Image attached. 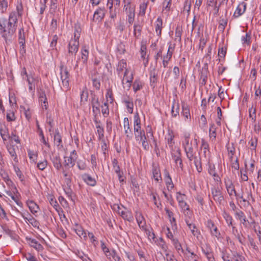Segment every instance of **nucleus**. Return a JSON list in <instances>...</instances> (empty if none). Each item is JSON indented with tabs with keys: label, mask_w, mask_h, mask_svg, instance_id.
<instances>
[{
	"label": "nucleus",
	"mask_w": 261,
	"mask_h": 261,
	"mask_svg": "<svg viewBox=\"0 0 261 261\" xmlns=\"http://www.w3.org/2000/svg\"><path fill=\"white\" fill-rule=\"evenodd\" d=\"M54 144L57 146L58 149H60L63 148L62 139L61 134L58 129L55 130L54 136Z\"/></svg>",
	"instance_id": "18"
},
{
	"label": "nucleus",
	"mask_w": 261,
	"mask_h": 261,
	"mask_svg": "<svg viewBox=\"0 0 261 261\" xmlns=\"http://www.w3.org/2000/svg\"><path fill=\"white\" fill-rule=\"evenodd\" d=\"M246 3L245 2L240 3L233 13V17L238 18L243 15L246 11Z\"/></svg>",
	"instance_id": "15"
},
{
	"label": "nucleus",
	"mask_w": 261,
	"mask_h": 261,
	"mask_svg": "<svg viewBox=\"0 0 261 261\" xmlns=\"http://www.w3.org/2000/svg\"><path fill=\"white\" fill-rule=\"evenodd\" d=\"M88 98V92L87 89L85 88L82 90L81 93V103H85L87 101Z\"/></svg>",
	"instance_id": "47"
},
{
	"label": "nucleus",
	"mask_w": 261,
	"mask_h": 261,
	"mask_svg": "<svg viewBox=\"0 0 261 261\" xmlns=\"http://www.w3.org/2000/svg\"><path fill=\"white\" fill-rule=\"evenodd\" d=\"M28 217H26L24 214H21L22 218L26 221H28L33 227L39 228V224H40L39 222L30 214H28Z\"/></svg>",
	"instance_id": "24"
},
{
	"label": "nucleus",
	"mask_w": 261,
	"mask_h": 261,
	"mask_svg": "<svg viewBox=\"0 0 261 261\" xmlns=\"http://www.w3.org/2000/svg\"><path fill=\"white\" fill-rule=\"evenodd\" d=\"M29 85V91H33L34 92L35 90V85L34 84V79L33 76H31L30 77H28L26 79Z\"/></svg>",
	"instance_id": "52"
},
{
	"label": "nucleus",
	"mask_w": 261,
	"mask_h": 261,
	"mask_svg": "<svg viewBox=\"0 0 261 261\" xmlns=\"http://www.w3.org/2000/svg\"><path fill=\"white\" fill-rule=\"evenodd\" d=\"M126 67V62L125 60L122 59L119 62L116 68V71L117 72L118 76H121V74L122 72L123 69H125L123 77L121 81L122 85H124V81L125 80V76H126L127 75H128L129 72V70Z\"/></svg>",
	"instance_id": "5"
},
{
	"label": "nucleus",
	"mask_w": 261,
	"mask_h": 261,
	"mask_svg": "<svg viewBox=\"0 0 261 261\" xmlns=\"http://www.w3.org/2000/svg\"><path fill=\"white\" fill-rule=\"evenodd\" d=\"M136 219L139 227L143 230L146 229V221L140 212L136 213Z\"/></svg>",
	"instance_id": "22"
},
{
	"label": "nucleus",
	"mask_w": 261,
	"mask_h": 261,
	"mask_svg": "<svg viewBox=\"0 0 261 261\" xmlns=\"http://www.w3.org/2000/svg\"><path fill=\"white\" fill-rule=\"evenodd\" d=\"M91 105L92 107V112L94 116L96 117L98 115H99V102L98 97H96L95 95L92 98Z\"/></svg>",
	"instance_id": "14"
},
{
	"label": "nucleus",
	"mask_w": 261,
	"mask_h": 261,
	"mask_svg": "<svg viewBox=\"0 0 261 261\" xmlns=\"http://www.w3.org/2000/svg\"><path fill=\"white\" fill-rule=\"evenodd\" d=\"M125 80L124 81V82H125V84H127L126 88H127V90H129V89L131 87V85H132V83L133 82V74L132 73H131V74L129 76H127V75L126 76H125Z\"/></svg>",
	"instance_id": "55"
},
{
	"label": "nucleus",
	"mask_w": 261,
	"mask_h": 261,
	"mask_svg": "<svg viewBox=\"0 0 261 261\" xmlns=\"http://www.w3.org/2000/svg\"><path fill=\"white\" fill-rule=\"evenodd\" d=\"M226 47H219L218 49V56L219 57V61L224 60L226 54Z\"/></svg>",
	"instance_id": "50"
},
{
	"label": "nucleus",
	"mask_w": 261,
	"mask_h": 261,
	"mask_svg": "<svg viewBox=\"0 0 261 261\" xmlns=\"http://www.w3.org/2000/svg\"><path fill=\"white\" fill-rule=\"evenodd\" d=\"M82 178L88 185L94 187L96 185V179L92 177L90 175L87 173H84L82 175Z\"/></svg>",
	"instance_id": "17"
},
{
	"label": "nucleus",
	"mask_w": 261,
	"mask_h": 261,
	"mask_svg": "<svg viewBox=\"0 0 261 261\" xmlns=\"http://www.w3.org/2000/svg\"><path fill=\"white\" fill-rule=\"evenodd\" d=\"M64 158V164L70 166L71 168L74 166L76 158H74V156L70 155V156L65 157Z\"/></svg>",
	"instance_id": "42"
},
{
	"label": "nucleus",
	"mask_w": 261,
	"mask_h": 261,
	"mask_svg": "<svg viewBox=\"0 0 261 261\" xmlns=\"http://www.w3.org/2000/svg\"><path fill=\"white\" fill-rule=\"evenodd\" d=\"M50 160L54 167L57 170H59L62 168V165L61 164V159L59 154L53 155V157L50 158Z\"/></svg>",
	"instance_id": "23"
},
{
	"label": "nucleus",
	"mask_w": 261,
	"mask_h": 261,
	"mask_svg": "<svg viewBox=\"0 0 261 261\" xmlns=\"http://www.w3.org/2000/svg\"><path fill=\"white\" fill-rule=\"evenodd\" d=\"M172 53H167L166 56H164L163 60V66L166 68L168 64L169 61L171 59Z\"/></svg>",
	"instance_id": "59"
},
{
	"label": "nucleus",
	"mask_w": 261,
	"mask_h": 261,
	"mask_svg": "<svg viewBox=\"0 0 261 261\" xmlns=\"http://www.w3.org/2000/svg\"><path fill=\"white\" fill-rule=\"evenodd\" d=\"M18 40L19 43L20 44V52L21 54H23L25 53V34L24 29L21 28L19 29L18 32Z\"/></svg>",
	"instance_id": "10"
},
{
	"label": "nucleus",
	"mask_w": 261,
	"mask_h": 261,
	"mask_svg": "<svg viewBox=\"0 0 261 261\" xmlns=\"http://www.w3.org/2000/svg\"><path fill=\"white\" fill-rule=\"evenodd\" d=\"M68 54L75 56L79 50V41L70 40L68 45Z\"/></svg>",
	"instance_id": "12"
},
{
	"label": "nucleus",
	"mask_w": 261,
	"mask_h": 261,
	"mask_svg": "<svg viewBox=\"0 0 261 261\" xmlns=\"http://www.w3.org/2000/svg\"><path fill=\"white\" fill-rule=\"evenodd\" d=\"M171 6V0H164L163 3L162 12H165V13L168 14L170 10Z\"/></svg>",
	"instance_id": "41"
},
{
	"label": "nucleus",
	"mask_w": 261,
	"mask_h": 261,
	"mask_svg": "<svg viewBox=\"0 0 261 261\" xmlns=\"http://www.w3.org/2000/svg\"><path fill=\"white\" fill-rule=\"evenodd\" d=\"M142 27L139 23H135L134 25V35L136 38L141 36Z\"/></svg>",
	"instance_id": "43"
},
{
	"label": "nucleus",
	"mask_w": 261,
	"mask_h": 261,
	"mask_svg": "<svg viewBox=\"0 0 261 261\" xmlns=\"http://www.w3.org/2000/svg\"><path fill=\"white\" fill-rule=\"evenodd\" d=\"M163 21L161 17L157 18L155 24V31L158 36H161L162 33Z\"/></svg>",
	"instance_id": "40"
},
{
	"label": "nucleus",
	"mask_w": 261,
	"mask_h": 261,
	"mask_svg": "<svg viewBox=\"0 0 261 261\" xmlns=\"http://www.w3.org/2000/svg\"><path fill=\"white\" fill-rule=\"evenodd\" d=\"M28 206L33 214L37 213L39 209V206L33 200H28L27 202Z\"/></svg>",
	"instance_id": "27"
},
{
	"label": "nucleus",
	"mask_w": 261,
	"mask_h": 261,
	"mask_svg": "<svg viewBox=\"0 0 261 261\" xmlns=\"http://www.w3.org/2000/svg\"><path fill=\"white\" fill-rule=\"evenodd\" d=\"M106 10L104 7H99L94 13L93 20L100 22L105 16Z\"/></svg>",
	"instance_id": "11"
},
{
	"label": "nucleus",
	"mask_w": 261,
	"mask_h": 261,
	"mask_svg": "<svg viewBox=\"0 0 261 261\" xmlns=\"http://www.w3.org/2000/svg\"><path fill=\"white\" fill-rule=\"evenodd\" d=\"M124 104L125 105L127 111L130 114H132L133 113L134 110L133 100H132L128 101H126V103H125Z\"/></svg>",
	"instance_id": "64"
},
{
	"label": "nucleus",
	"mask_w": 261,
	"mask_h": 261,
	"mask_svg": "<svg viewBox=\"0 0 261 261\" xmlns=\"http://www.w3.org/2000/svg\"><path fill=\"white\" fill-rule=\"evenodd\" d=\"M248 242L249 243V244L250 246L255 250V251H258V247L256 244V243L255 242L254 239L253 238L250 237V236H248Z\"/></svg>",
	"instance_id": "60"
},
{
	"label": "nucleus",
	"mask_w": 261,
	"mask_h": 261,
	"mask_svg": "<svg viewBox=\"0 0 261 261\" xmlns=\"http://www.w3.org/2000/svg\"><path fill=\"white\" fill-rule=\"evenodd\" d=\"M0 135L4 141H6L8 139H10L8 129L5 126L0 127Z\"/></svg>",
	"instance_id": "31"
},
{
	"label": "nucleus",
	"mask_w": 261,
	"mask_h": 261,
	"mask_svg": "<svg viewBox=\"0 0 261 261\" xmlns=\"http://www.w3.org/2000/svg\"><path fill=\"white\" fill-rule=\"evenodd\" d=\"M234 215L237 219L241 222L245 228L248 227L250 224L255 223L254 221H253L252 222H249L246 219L244 213L241 210H238V211H236L235 212Z\"/></svg>",
	"instance_id": "7"
},
{
	"label": "nucleus",
	"mask_w": 261,
	"mask_h": 261,
	"mask_svg": "<svg viewBox=\"0 0 261 261\" xmlns=\"http://www.w3.org/2000/svg\"><path fill=\"white\" fill-rule=\"evenodd\" d=\"M185 221L189 228L191 230L192 234L194 237H196L197 240H199L200 238L201 237V233L200 231L196 228L195 225L190 223V221L187 219H186Z\"/></svg>",
	"instance_id": "16"
},
{
	"label": "nucleus",
	"mask_w": 261,
	"mask_h": 261,
	"mask_svg": "<svg viewBox=\"0 0 261 261\" xmlns=\"http://www.w3.org/2000/svg\"><path fill=\"white\" fill-rule=\"evenodd\" d=\"M81 32V29L79 25H75L74 27V38H72L71 40H75L76 41H79V38L80 37Z\"/></svg>",
	"instance_id": "44"
},
{
	"label": "nucleus",
	"mask_w": 261,
	"mask_h": 261,
	"mask_svg": "<svg viewBox=\"0 0 261 261\" xmlns=\"http://www.w3.org/2000/svg\"><path fill=\"white\" fill-rule=\"evenodd\" d=\"M101 112L105 117H107L109 114V106L107 102H104L103 105L101 106Z\"/></svg>",
	"instance_id": "54"
},
{
	"label": "nucleus",
	"mask_w": 261,
	"mask_h": 261,
	"mask_svg": "<svg viewBox=\"0 0 261 261\" xmlns=\"http://www.w3.org/2000/svg\"><path fill=\"white\" fill-rule=\"evenodd\" d=\"M16 11H15L17 14V18L18 17H21L23 12V6L21 3H18L16 8Z\"/></svg>",
	"instance_id": "57"
},
{
	"label": "nucleus",
	"mask_w": 261,
	"mask_h": 261,
	"mask_svg": "<svg viewBox=\"0 0 261 261\" xmlns=\"http://www.w3.org/2000/svg\"><path fill=\"white\" fill-rule=\"evenodd\" d=\"M134 91L136 93L141 90L144 86V83L140 79H136L132 84Z\"/></svg>",
	"instance_id": "30"
},
{
	"label": "nucleus",
	"mask_w": 261,
	"mask_h": 261,
	"mask_svg": "<svg viewBox=\"0 0 261 261\" xmlns=\"http://www.w3.org/2000/svg\"><path fill=\"white\" fill-rule=\"evenodd\" d=\"M61 79L63 86L67 89L69 86L70 74L66 66L62 65L60 67Z\"/></svg>",
	"instance_id": "2"
},
{
	"label": "nucleus",
	"mask_w": 261,
	"mask_h": 261,
	"mask_svg": "<svg viewBox=\"0 0 261 261\" xmlns=\"http://www.w3.org/2000/svg\"><path fill=\"white\" fill-rule=\"evenodd\" d=\"M173 138L174 136L171 133H169L168 137L167 138V144L171 149H174V148L173 147V146L174 144Z\"/></svg>",
	"instance_id": "58"
},
{
	"label": "nucleus",
	"mask_w": 261,
	"mask_h": 261,
	"mask_svg": "<svg viewBox=\"0 0 261 261\" xmlns=\"http://www.w3.org/2000/svg\"><path fill=\"white\" fill-rule=\"evenodd\" d=\"M36 126L37 127V130L39 133V136L40 137V141L43 144V145L46 146L48 149H50V145L49 144V143L46 141L44 136V134H43V130L41 129V128L40 127V125L39 124V122L37 120H36Z\"/></svg>",
	"instance_id": "20"
},
{
	"label": "nucleus",
	"mask_w": 261,
	"mask_h": 261,
	"mask_svg": "<svg viewBox=\"0 0 261 261\" xmlns=\"http://www.w3.org/2000/svg\"><path fill=\"white\" fill-rule=\"evenodd\" d=\"M197 140L195 139L193 144L189 146H185V148H184L187 157L189 161H192L195 157L197 156L196 155V151L194 150V149L197 148Z\"/></svg>",
	"instance_id": "4"
},
{
	"label": "nucleus",
	"mask_w": 261,
	"mask_h": 261,
	"mask_svg": "<svg viewBox=\"0 0 261 261\" xmlns=\"http://www.w3.org/2000/svg\"><path fill=\"white\" fill-rule=\"evenodd\" d=\"M81 58H79L76 61V64L74 66V69L77 68L79 66V62L80 60H81L83 65H87L89 57L88 47L86 45L83 46L81 49Z\"/></svg>",
	"instance_id": "6"
},
{
	"label": "nucleus",
	"mask_w": 261,
	"mask_h": 261,
	"mask_svg": "<svg viewBox=\"0 0 261 261\" xmlns=\"http://www.w3.org/2000/svg\"><path fill=\"white\" fill-rule=\"evenodd\" d=\"M193 161L198 172L200 173L202 171L201 158L199 156L195 157Z\"/></svg>",
	"instance_id": "37"
},
{
	"label": "nucleus",
	"mask_w": 261,
	"mask_h": 261,
	"mask_svg": "<svg viewBox=\"0 0 261 261\" xmlns=\"http://www.w3.org/2000/svg\"><path fill=\"white\" fill-rule=\"evenodd\" d=\"M141 126V120L138 113L134 116V131L135 133L142 131Z\"/></svg>",
	"instance_id": "25"
},
{
	"label": "nucleus",
	"mask_w": 261,
	"mask_h": 261,
	"mask_svg": "<svg viewBox=\"0 0 261 261\" xmlns=\"http://www.w3.org/2000/svg\"><path fill=\"white\" fill-rule=\"evenodd\" d=\"M96 128L98 135V139L104 138V129L102 125L96 126Z\"/></svg>",
	"instance_id": "61"
},
{
	"label": "nucleus",
	"mask_w": 261,
	"mask_h": 261,
	"mask_svg": "<svg viewBox=\"0 0 261 261\" xmlns=\"http://www.w3.org/2000/svg\"><path fill=\"white\" fill-rule=\"evenodd\" d=\"M124 9L128 17H135V9L130 6V3L129 2L124 7Z\"/></svg>",
	"instance_id": "36"
},
{
	"label": "nucleus",
	"mask_w": 261,
	"mask_h": 261,
	"mask_svg": "<svg viewBox=\"0 0 261 261\" xmlns=\"http://www.w3.org/2000/svg\"><path fill=\"white\" fill-rule=\"evenodd\" d=\"M124 209H125V213L123 216H122L123 219L125 220L128 221V222L133 221L134 217L132 212L125 207H124Z\"/></svg>",
	"instance_id": "45"
},
{
	"label": "nucleus",
	"mask_w": 261,
	"mask_h": 261,
	"mask_svg": "<svg viewBox=\"0 0 261 261\" xmlns=\"http://www.w3.org/2000/svg\"><path fill=\"white\" fill-rule=\"evenodd\" d=\"M101 141V150L102 151V152L104 155H106L108 152V145L107 143L106 140L104 139V138H102V139H98Z\"/></svg>",
	"instance_id": "51"
},
{
	"label": "nucleus",
	"mask_w": 261,
	"mask_h": 261,
	"mask_svg": "<svg viewBox=\"0 0 261 261\" xmlns=\"http://www.w3.org/2000/svg\"><path fill=\"white\" fill-rule=\"evenodd\" d=\"M150 82L151 86L154 87L155 84L158 82V74L155 68H153L150 71Z\"/></svg>",
	"instance_id": "26"
},
{
	"label": "nucleus",
	"mask_w": 261,
	"mask_h": 261,
	"mask_svg": "<svg viewBox=\"0 0 261 261\" xmlns=\"http://www.w3.org/2000/svg\"><path fill=\"white\" fill-rule=\"evenodd\" d=\"M172 243L174 248L178 253H179L180 251L181 253L184 254H186V253L185 252V250L183 249L181 244L179 243L177 239L175 238V239H173V240L172 241Z\"/></svg>",
	"instance_id": "38"
},
{
	"label": "nucleus",
	"mask_w": 261,
	"mask_h": 261,
	"mask_svg": "<svg viewBox=\"0 0 261 261\" xmlns=\"http://www.w3.org/2000/svg\"><path fill=\"white\" fill-rule=\"evenodd\" d=\"M74 230L76 233L80 238L83 237L85 240H86L87 238L86 232L81 225L76 224Z\"/></svg>",
	"instance_id": "32"
},
{
	"label": "nucleus",
	"mask_w": 261,
	"mask_h": 261,
	"mask_svg": "<svg viewBox=\"0 0 261 261\" xmlns=\"http://www.w3.org/2000/svg\"><path fill=\"white\" fill-rule=\"evenodd\" d=\"M164 257L167 261H177L174 255L169 251L165 253V256Z\"/></svg>",
	"instance_id": "62"
},
{
	"label": "nucleus",
	"mask_w": 261,
	"mask_h": 261,
	"mask_svg": "<svg viewBox=\"0 0 261 261\" xmlns=\"http://www.w3.org/2000/svg\"><path fill=\"white\" fill-rule=\"evenodd\" d=\"M38 95L39 100L41 103L42 108L46 110L48 107V102L45 91L42 89H40L38 91Z\"/></svg>",
	"instance_id": "19"
},
{
	"label": "nucleus",
	"mask_w": 261,
	"mask_h": 261,
	"mask_svg": "<svg viewBox=\"0 0 261 261\" xmlns=\"http://www.w3.org/2000/svg\"><path fill=\"white\" fill-rule=\"evenodd\" d=\"M8 150L11 156L14 158V161L15 162H18L17 154L14 147L13 146H10L8 147Z\"/></svg>",
	"instance_id": "56"
},
{
	"label": "nucleus",
	"mask_w": 261,
	"mask_h": 261,
	"mask_svg": "<svg viewBox=\"0 0 261 261\" xmlns=\"http://www.w3.org/2000/svg\"><path fill=\"white\" fill-rule=\"evenodd\" d=\"M123 128L126 139L128 140H131L133 137V133L130 127V125L123 127Z\"/></svg>",
	"instance_id": "49"
},
{
	"label": "nucleus",
	"mask_w": 261,
	"mask_h": 261,
	"mask_svg": "<svg viewBox=\"0 0 261 261\" xmlns=\"http://www.w3.org/2000/svg\"><path fill=\"white\" fill-rule=\"evenodd\" d=\"M182 32V26L180 24H177L175 32V40L177 41L179 43L181 42Z\"/></svg>",
	"instance_id": "33"
},
{
	"label": "nucleus",
	"mask_w": 261,
	"mask_h": 261,
	"mask_svg": "<svg viewBox=\"0 0 261 261\" xmlns=\"http://www.w3.org/2000/svg\"><path fill=\"white\" fill-rule=\"evenodd\" d=\"M152 177L156 182H159L160 180H162L160 169L158 166L154 164L152 165Z\"/></svg>",
	"instance_id": "21"
},
{
	"label": "nucleus",
	"mask_w": 261,
	"mask_h": 261,
	"mask_svg": "<svg viewBox=\"0 0 261 261\" xmlns=\"http://www.w3.org/2000/svg\"><path fill=\"white\" fill-rule=\"evenodd\" d=\"M171 151L172 158L174 160L177 167L182 170L183 164L181 159V154L180 148L175 147L174 149H172Z\"/></svg>",
	"instance_id": "3"
},
{
	"label": "nucleus",
	"mask_w": 261,
	"mask_h": 261,
	"mask_svg": "<svg viewBox=\"0 0 261 261\" xmlns=\"http://www.w3.org/2000/svg\"><path fill=\"white\" fill-rule=\"evenodd\" d=\"M211 191L214 200L219 204H222L224 201V198L222 192L218 188H212Z\"/></svg>",
	"instance_id": "8"
},
{
	"label": "nucleus",
	"mask_w": 261,
	"mask_h": 261,
	"mask_svg": "<svg viewBox=\"0 0 261 261\" xmlns=\"http://www.w3.org/2000/svg\"><path fill=\"white\" fill-rule=\"evenodd\" d=\"M17 23L18 19L15 12L10 13L8 19L4 18L0 20V34L7 44L12 42L14 39Z\"/></svg>",
	"instance_id": "1"
},
{
	"label": "nucleus",
	"mask_w": 261,
	"mask_h": 261,
	"mask_svg": "<svg viewBox=\"0 0 261 261\" xmlns=\"http://www.w3.org/2000/svg\"><path fill=\"white\" fill-rule=\"evenodd\" d=\"M179 103L176 102L175 99L172 101L171 115L173 117H176L179 115Z\"/></svg>",
	"instance_id": "34"
},
{
	"label": "nucleus",
	"mask_w": 261,
	"mask_h": 261,
	"mask_svg": "<svg viewBox=\"0 0 261 261\" xmlns=\"http://www.w3.org/2000/svg\"><path fill=\"white\" fill-rule=\"evenodd\" d=\"M29 243L31 247L34 248L36 250L39 251L43 249V246L39 243L35 239L30 238L28 239Z\"/></svg>",
	"instance_id": "28"
},
{
	"label": "nucleus",
	"mask_w": 261,
	"mask_h": 261,
	"mask_svg": "<svg viewBox=\"0 0 261 261\" xmlns=\"http://www.w3.org/2000/svg\"><path fill=\"white\" fill-rule=\"evenodd\" d=\"M226 148L228 153L231 154V155L229 156V158L231 160H232L233 155L235 153L236 151V149L234 147V144L232 143L231 145H230L229 142H228L226 144Z\"/></svg>",
	"instance_id": "48"
},
{
	"label": "nucleus",
	"mask_w": 261,
	"mask_h": 261,
	"mask_svg": "<svg viewBox=\"0 0 261 261\" xmlns=\"http://www.w3.org/2000/svg\"><path fill=\"white\" fill-rule=\"evenodd\" d=\"M224 182L227 192L229 196L231 197L233 195V193L236 191L234 186L229 177H225Z\"/></svg>",
	"instance_id": "13"
},
{
	"label": "nucleus",
	"mask_w": 261,
	"mask_h": 261,
	"mask_svg": "<svg viewBox=\"0 0 261 261\" xmlns=\"http://www.w3.org/2000/svg\"><path fill=\"white\" fill-rule=\"evenodd\" d=\"M203 253L205 254L208 261H216L214 257L213 252L210 249L206 248L205 249L202 248Z\"/></svg>",
	"instance_id": "39"
},
{
	"label": "nucleus",
	"mask_w": 261,
	"mask_h": 261,
	"mask_svg": "<svg viewBox=\"0 0 261 261\" xmlns=\"http://www.w3.org/2000/svg\"><path fill=\"white\" fill-rule=\"evenodd\" d=\"M146 50L147 48L146 45H142L140 49L141 57L143 60V63L145 66H146L148 62V57L146 58Z\"/></svg>",
	"instance_id": "35"
},
{
	"label": "nucleus",
	"mask_w": 261,
	"mask_h": 261,
	"mask_svg": "<svg viewBox=\"0 0 261 261\" xmlns=\"http://www.w3.org/2000/svg\"><path fill=\"white\" fill-rule=\"evenodd\" d=\"M206 225L210 229L211 234L219 239L220 238L221 233L214 222L210 219L207 221Z\"/></svg>",
	"instance_id": "9"
},
{
	"label": "nucleus",
	"mask_w": 261,
	"mask_h": 261,
	"mask_svg": "<svg viewBox=\"0 0 261 261\" xmlns=\"http://www.w3.org/2000/svg\"><path fill=\"white\" fill-rule=\"evenodd\" d=\"M222 215L228 226H232V217L225 211L223 212Z\"/></svg>",
	"instance_id": "46"
},
{
	"label": "nucleus",
	"mask_w": 261,
	"mask_h": 261,
	"mask_svg": "<svg viewBox=\"0 0 261 261\" xmlns=\"http://www.w3.org/2000/svg\"><path fill=\"white\" fill-rule=\"evenodd\" d=\"M256 108H254L253 105L249 109V117L253 122H255L256 120Z\"/></svg>",
	"instance_id": "53"
},
{
	"label": "nucleus",
	"mask_w": 261,
	"mask_h": 261,
	"mask_svg": "<svg viewBox=\"0 0 261 261\" xmlns=\"http://www.w3.org/2000/svg\"><path fill=\"white\" fill-rule=\"evenodd\" d=\"M207 80V74L206 71L201 72L200 78V83L202 86L205 85Z\"/></svg>",
	"instance_id": "63"
},
{
	"label": "nucleus",
	"mask_w": 261,
	"mask_h": 261,
	"mask_svg": "<svg viewBox=\"0 0 261 261\" xmlns=\"http://www.w3.org/2000/svg\"><path fill=\"white\" fill-rule=\"evenodd\" d=\"M182 115L185 118V120L186 121L188 119H191V116L190 113V109L185 102L182 103Z\"/></svg>",
	"instance_id": "29"
}]
</instances>
